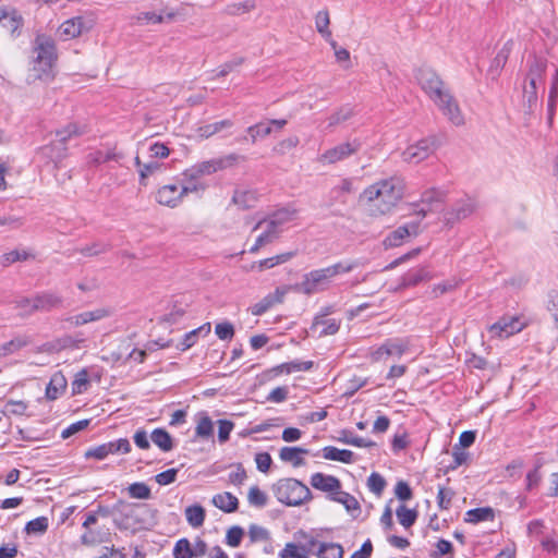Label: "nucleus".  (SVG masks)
Instances as JSON below:
<instances>
[{
  "label": "nucleus",
  "mask_w": 558,
  "mask_h": 558,
  "mask_svg": "<svg viewBox=\"0 0 558 558\" xmlns=\"http://www.w3.org/2000/svg\"><path fill=\"white\" fill-rule=\"evenodd\" d=\"M432 558H439L442 556H450L453 557V546L452 544L444 538H440L436 543V550L432 553Z\"/></svg>",
  "instance_id": "338daca9"
},
{
  "label": "nucleus",
  "mask_w": 558,
  "mask_h": 558,
  "mask_svg": "<svg viewBox=\"0 0 558 558\" xmlns=\"http://www.w3.org/2000/svg\"><path fill=\"white\" fill-rule=\"evenodd\" d=\"M215 332L220 340H231L234 336V328L231 323L223 322L216 325Z\"/></svg>",
  "instance_id": "774afa93"
},
{
  "label": "nucleus",
  "mask_w": 558,
  "mask_h": 558,
  "mask_svg": "<svg viewBox=\"0 0 558 558\" xmlns=\"http://www.w3.org/2000/svg\"><path fill=\"white\" fill-rule=\"evenodd\" d=\"M511 52V41H507L504 47L498 51L496 57L493 59L490 66L488 69V73L493 78H496L500 71L506 65L508 58Z\"/></svg>",
  "instance_id": "4be33fe9"
},
{
  "label": "nucleus",
  "mask_w": 558,
  "mask_h": 558,
  "mask_svg": "<svg viewBox=\"0 0 558 558\" xmlns=\"http://www.w3.org/2000/svg\"><path fill=\"white\" fill-rule=\"evenodd\" d=\"M308 450L302 447H282L279 451V458L283 462H290L294 468L305 465V460L302 454H307Z\"/></svg>",
  "instance_id": "aec40b11"
},
{
  "label": "nucleus",
  "mask_w": 558,
  "mask_h": 558,
  "mask_svg": "<svg viewBox=\"0 0 558 558\" xmlns=\"http://www.w3.org/2000/svg\"><path fill=\"white\" fill-rule=\"evenodd\" d=\"M436 148L437 143L434 136L422 138L416 144L410 145L402 153V158L407 162L418 163L434 154Z\"/></svg>",
  "instance_id": "0eeeda50"
},
{
  "label": "nucleus",
  "mask_w": 558,
  "mask_h": 558,
  "mask_svg": "<svg viewBox=\"0 0 558 558\" xmlns=\"http://www.w3.org/2000/svg\"><path fill=\"white\" fill-rule=\"evenodd\" d=\"M34 303L35 295L32 298L23 296L14 301V307L21 311L19 314L21 317H28L36 313V310L33 308Z\"/></svg>",
  "instance_id": "603ef678"
},
{
  "label": "nucleus",
  "mask_w": 558,
  "mask_h": 558,
  "mask_svg": "<svg viewBox=\"0 0 558 558\" xmlns=\"http://www.w3.org/2000/svg\"><path fill=\"white\" fill-rule=\"evenodd\" d=\"M66 389V378L61 372H56L48 383L46 387V398L48 400H56L62 393L65 392Z\"/></svg>",
  "instance_id": "6ab92c4d"
},
{
  "label": "nucleus",
  "mask_w": 558,
  "mask_h": 558,
  "mask_svg": "<svg viewBox=\"0 0 558 558\" xmlns=\"http://www.w3.org/2000/svg\"><path fill=\"white\" fill-rule=\"evenodd\" d=\"M404 189V180L393 175L366 187L362 197L371 203L372 215H386L402 199Z\"/></svg>",
  "instance_id": "f257e3e1"
},
{
  "label": "nucleus",
  "mask_w": 558,
  "mask_h": 558,
  "mask_svg": "<svg viewBox=\"0 0 558 558\" xmlns=\"http://www.w3.org/2000/svg\"><path fill=\"white\" fill-rule=\"evenodd\" d=\"M110 315L107 308H97L95 311L84 312L70 318V322L75 326H82L92 322L102 319Z\"/></svg>",
  "instance_id": "cd10ccee"
},
{
  "label": "nucleus",
  "mask_w": 558,
  "mask_h": 558,
  "mask_svg": "<svg viewBox=\"0 0 558 558\" xmlns=\"http://www.w3.org/2000/svg\"><path fill=\"white\" fill-rule=\"evenodd\" d=\"M323 457L326 460L339 461L342 463H353L354 462V452L348 449H339L333 446H327L323 448Z\"/></svg>",
  "instance_id": "b1692460"
},
{
  "label": "nucleus",
  "mask_w": 558,
  "mask_h": 558,
  "mask_svg": "<svg viewBox=\"0 0 558 558\" xmlns=\"http://www.w3.org/2000/svg\"><path fill=\"white\" fill-rule=\"evenodd\" d=\"M233 122L229 119L221 120L215 123H209L204 126L198 128V134L203 137H209L223 129L231 128Z\"/></svg>",
  "instance_id": "79ce46f5"
},
{
  "label": "nucleus",
  "mask_w": 558,
  "mask_h": 558,
  "mask_svg": "<svg viewBox=\"0 0 558 558\" xmlns=\"http://www.w3.org/2000/svg\"><path fill=\"white\" fill-rule=\"evenodd\" d=\"M428 279H430L429 271L425 267L411 269L401 277L399 289L415 287Z\"/></svg>",
  "instance_id": "f3484780"
},
{
  "label": "nucleus",
  "mask_w": 558,
  "mask_h": 558,
  "mask_svg": "<svg viewBox=\"0 0 558 558\" xmlns=\"http://www.w3.org/2000/svg\"><path fill=\"white\" fill-rule=\"evenodd\" d=\"M109 250H110L109 244L95 242L90 245H86L84 247L78 248L77 252H80L84 256L92 257V256H97L99 254L106 253Z\"/></svg>",
  "instance_id": "680f3d73"
},
{
  "label": "nucleus",
  "mask_w": 558,
  "mask_h": 558,
  "mask_svg": "<svg viewBox=\"0 0 558 558\" xmlns=\"http://www.w3.org/2000/svg\"><path fill=\"white\" fill-rule=\"evenodd\" d=\"M214 436V424L206 412L199 413L197 425L195 427L194 440L197 438L209 439Z\"/></svg>",
  "instance_id": "c756f323"
},
{
  "label": "nucleus",
  "mask_w": 558,
  "mask_h": 558,
  "mask_svg": "<svg viewBox=\"0 0 558 558\" xmlns=\"http://www.w3.org/2000/svg\"><path fill=\"white\" fill-rule=\"evenodd\" d=\"M89 386L88 372L87 369H81L72 381V393L80 395L87 390Z\"/></svg>",
  "instance_id": "49530a36"
},
{
  "label": "nucleus",
  "mask_w": 558,
  "mask_h": 558,
  "mask_svg": "<svg viewBox=\"0 0 558 558\" xmlns=\"http://www.w3.org/2000/svg\"><path fill=\"white\" fill-rule=\"evenodd\" d=\"M367 486L371 492L379 496L386 487V480L379 473L373 472L367 478Z\"/></svg>",
  "instance_id": "4d7b16f0"
},
{
  "label": "nucleus",
  "mask_w": 558,
  "mask_h": 558,
  "mask_svg": "<svg viewBox=\"0 0 558 558\" xmlns=\"http://www.w3.org/2000/svg\"><path fill=\"white\" fill-rule=\"evenodd\" d=\"M330 19L327 10L318 11L315 16V26L316 31L322 35L324 39H329L330 29H329Z\"/></svg>",
  "instance_id": "a19ab883"
},
{
  "label": "nucleus",
  "mask_w": 558,
  "mask_h": 558,
  "mask_svg": "<svg viewBox=\"0 0 558 558\" xmlns=\"http://www.w3.org/2000/svg\"><path fill=\"white\" fill-rule=\"evenodd\" d=\"M84 28V19L82 16H75L70 20L64 21L60 27L59 32L64 39L75 38L80 36Z\"/></svg>",
  "instance_id": "5701e85b"
},
{
  "label": "nucleus",
  "mask_w": 558,
  "mask_h": 558,
  "mask_svg": "<svg viewBox=\"0 0 558 558\" xmlns=\"http://www.w3.org/2000/svg\"><path fill=\"white\" fill-rule=\"evenodd\" d=\"M361 263L359 260H352V262H339L331 266H328V269L331 274V276L336 277L340 274H347L359 267Z\"/></svg>",
  "instance_id": "6e6d98bb"
},
{
  "label": "nucleus",
  "mask_w": 558,
  "mask_h": 558,
  "mask_svg": "<svg viewBox=\"0 0 558 558\" xmlns=\"http://www.w3.org/2000/svg\"><path fill=\"white\" fill-rule=\"evenodd\" d=\"M23 26L24 17L22 14L14 8L10 9V14L8 15L7 22L3 23V27L7 28L11 37L15 39L21 35Z\"/></svg>",
  "instance_id": "7c9ffc66"
},
{
  "label": "nucleus",
  "mask_w": 558,
  "mask_h": 558,
  "mask_svg": "<svg viewBox=\"0 0 558 558\" xmlns=\"http://www.w3.org/2000/svg\"><path fill=\"white\" fill-rule=\"evenodd\" d=\"M314 366L313 361H291L287 363L279 364L270 369L275 375H279L282 373L291 374L294 372H307L312 369Z\"/></svg>",
  "instance_id": "393cba45"
},
{
  "label": "nucleus",
  "mask_w": 558,
  "mask_h": 558,
  "mask_svg": "<svg viewBox=\"0 0 558 558\" xmlns=\"http://www.w3.org/2000/svg\"><path fill=\"white\" fill-rule=\"evenodd\" d=\"M185 517L191 526L199 527L204 524L206 512L201 505H193L185 509Z\"/></svg>",
  "instance_id": "f704fd0d"
},
{
  "label": "nucleus",
  "mask_w": 558,
  "mask_h": 558,
  "mask_svg": "<svg viewBox=\"0 0 558 558\" xmlns=\"http://www.w3.org/2000/svg\"><path fill=\"white\" fill-rule=\"evenodd\" d=\"M332 278L333 276H331L328 267L312 270L305 274L302 282L295 283L293 289L296 292L311 295L317 291L326 289Z\"/></svg>",
  "instance_id": "39448f33"
},
{
  "label": "nucleus",
  "mask_w": 558,
  "mask_h": 558,
  "mask_svg": "<svg viewBox=\"0 0 558 558\" xmlns=\"http://www.w3.org/2000/svg\"><path fill=\"white\" fill-rule=\"evenodd\" d=\"M318 558H342L343 548L338 543H322L316 553Z\"/></svg>",
  "instance_id": "c9c22d12"
},
{
  "label": "nucleus",
  "mask_w": 558,
  "mask_h": 558,
  "mask_svg": "<svg viewBox=\"0 0 558 558\" xmlns=\"http://www.w3.org/2000/svg\"><path fill=\"white\" fill-rule=\"evenodd\" d=\"M495 511L492 507H482L470 509L465 512L464 521L468 523H480L483 521H494Z\"/></svg>",
  "instance_id": "c85d7f7f"
},
{
  "label": "nucleus",
  "mask_w": 558,
  "mask_h": 558,
  "mask_svg": "<svg viewBox=\"0 0 558 558\" xmlns=\"http://www.w3.org/2000/svg\"><path fill=\"white\" fill-rule=\"evenodd\" d=\"M211 502L215 507L227 513L234 512L239 508L238 498L229 492L215 495Z\"/></svg>",
  "instance_id": "412c9836"
},
{
  "label": "nucleus",
  "mask_w": 558,
  "mask_h": 558,
  "mask_svg": "<svg viewBox=\"0 0 558 558\" xmlns=\"http://www.w3.org/2000/svg\"><path fill=\"white\" fill-rule=\"evenodd\" d=\"M547 68V61L542 58H534L530 64L527 78L529 84L534 85V82L542 81Z\"/></svg>",
  "instance_id": "473e14b6"
},
{
  "label": "nucleus",
  "mask_w": 558,
  "mask_h": 558,
  "mask_svg": "<svg viewBox=\"0 0 558 558\" xmlns=\"http://www.w3.org/2000/svg\"><path fill=\"white\" fill-rule=\"evenodd\" d=\"M247 499L252 506L259 508L265 507L267 504V495L257 486H253L250 488Z\"/></svg>",
  "instance_id": "052dcab7"
},
{
  "label": "nucleus",
  "mask_w": 558,
  "mask_h": 558,
  "mask_svg": "<svg viewBox=\"0 0 558 558\" xmlns=\"http://www.w3.org/2000/svg\"><path fill=\"white\" fill-rule=\"evenodd\" d=\"M151 441L163 452H169L174 448L172 436L161 427L155 428L150 434Z\"/></svg>",
  "instance_id": "bb28decb"
},
{
  "label": "nucleus",
  "mask_w": 558,
  "mask_h": 558,
  "mask_svg": "<svg viewBox=\"0 0 558 558\" xmlns=\"http://www.w3.org/2000/svg\"><path fill=\"white\" fill-rule=\"evenodd\" d=\"M310 482L315 489L327 493L329 500L342 488V484L338 477L322 472L312 474Z\"/></svg>",
  "instance_id": "1a4fd4ad"
},
{
  "label": "nucleus",
  "mask_w": 558,
  "mask_h": 558,
  "mask_svg": "<svg viewBox=\"0 0 558 558\" xmlns=\"http://www.w3.org/2000/svg\"><path fill=\"white\" fill-rule=\"evenodd\" d=\"M63 298L52 291H43L35 294V303L33 308L36 312H51L63 307Z\"/></svg>",
  "instance_id": "9b49d317"
},
{
  "label": "nucleus",
  "mask_w": 558,
  "mask_h": 558,
  "mask_svg": "<svg viewBox=\"0 0 558 558\" xmlns=\"http://www.w3.org/2000/svg\"><path fill=\"white\" fill-rule=\"evenodd\" d=\"M243 535H244V530L241 526H239V525L231 526L227 531L226 543L231 547H238L241 544Z\"/></svg>",
  "instance_id": "0e129e2a"
},
{
  "label": "nucleus",
  "mask_w": 558,
  "mask_h": 558,
  "mask_svg": "<svg viewBox=\"0 0 558 558\" xmlns=\"http://www.w3.org/2000/svg\"><path fill=\"white\" fill-rule=\"evenodd\" d=\"M396 514L399 523L405 529L411 527L418 517L416 509H408L404 505L397 508Z\"/></svg>",
  "instance_id": "e433bc0d"
},
{
  "label": "nucleus",
  "mask_w": 558,
  "mask_h": 558,
  "mask_svg": "<svg viewBox=\"0 0 558 558\" xmlns=\"http://www.w3.org/2000/svg\"><path fill=\"white\" fill-rule=\"evenodd\" d=\"M318 325H323L324 328L319 332V337L335 335L339 331L340 320H336L335 318L324 319L323 317H315L312 324V329L316 328Z\"/></svg>",
  "instance_id": "4c0bfd02"
},
{
  "label": "nucleus",
  "mask_w": 558,
  "mask_h": 558,
  "mask_svg": "<svg viewBox=\"0 0 558 558\" xmlns=\"http://www.w3.org/2000/svg\"><path fill=\"white\" fill-rule=\"evenodd\" d=\"M49 521L47 517H38L28 521L25 525V532L27 534H41L48 530Z\"/></svg>",
  "instance_id": "8fccbe9b"
},
{
  "label": "nucleus",
  "mask_w": 558,
  "mask_h": 558,
  "mask_svg": "<svg viewBox=\"0 0 558 558\" xmlns=\"http://www.w3.org/2000/svg\"><path fill=\"white\" fill-rule=\"evenodd\" d=\"M110 541L111 532L110 529L106 526H99L97 529L92 527L81 535V543L87 546L108 543Z\"/></svg>",
  "instance_id": "2eb2a0df"
},
{
  "label": "nucleus",
  "mask_w": 558,
  "mask_h": 558,
  "mask_svg": "<svg viewBox=\"0 0 558 558\" xmlns=\"http://www.w3.org/2000/svg\"><path fill=\"white\" fill-rule=\"evenodd\" d=\"M474 210L475 204L471 198L461 199L457 202L450 210L444 214V219L447 225H454L471 216Z\"/></svg>",
  "instance_id": "f8f14e48"
},
{
  "label": "nucleus",
  "mask_w": 558,
  "mask_h": 558,
  "mask_svg": "<svg viewBox=\"0 0 558 558\" xmlns=\"http://www.w3.org/2000/svg\"><path fill=\"white\" fill-rule=\"evenodd\" d=\"M156 199L159 204L173 208L181 203L180 187L177 184L163 185L158 190Z\"/></svg>",
  "instance_id": "dca6fc26"
},
{
  "label": "nucleus",
  "mask_w": 558,
  "mask_h": 558,
  "mask_svg": "<svg viewBox=\"0 0 558 558\" xmlns=\"http://www.w3.org/2000/svg\"><path fill=\"white\" fill-rule=\"evenodd\" d=\"M293 256H294V253H292V252L282 253V254L259 260L257 267L259 270L270 269L277 265L287 263Z\"/></svg>",
  "instance_id": "c03bdc74"
},
{
  "label": "nucleus",
  "mask_w": 558,
  "mask_h": 558,
  "mask_svg": "<svg viewBox=\"0 0 558 558\" xmlns=\"http://www.w3.org/2000/svg\"><path fill=\"white\" fill-rule=\"evenodd\" d=\"M33 69L38 72L37 77L48 75L57 61L54 40L45 34H38L33 46Z\"/></svg>",
  "instance_id": "f03ea898"
},
{
  "label": "nucleus",
  "mask_w": 558,
  "mask_h": 558,
  "mask_svg": "<svg viewBox=\"0 0 558 558\" xmlns=\"http://www.w3.org/2000/svg\"><path fill=\"white\" fill-rule=\"evenodd\" d=\"M446 197L445 192L437 189H430L423 193L421 204L432 207L434 203H441Z\"/></svg>",
  "instance_id": "bf43d9fd"
},
{
  "label": "nucleus",
  "mask_w": 558,
  "mask_h": 558,
  "mask_svg": "<svg viewBox=\"0 0 558 558\" xmlns=\"http://www.w3.org/2000/svg\"><path fill=\"white\" fill-rule=\"evenodd\" d=\"M128 492L132 498L149 499L151 497L150 488L143 482H136L128 487Z\"/></svg>",
  "instance_id": "09e8293b"
},
{
  "label": "nucleus",
  "mask_w": 558,
  "mask_h": 558,
  "mask_svg": "<svg viewBox=\"0 0 558 558\" xmlns=\"http://www.w3.org/2000/svg\"><path fill=\"white\" fill-rule=\"evenodd\" d=\"M121 157H122V155L116 153L114 150H108L107 153L97 150V151L88 154L87 162L92 166H98V165L105 163L110 160H119Z\"/></svg>",
  "instance_id": "ea45409f"
},
{
  "label": "nucleus",
  "mask_w": 558,
  "mask_h": 558,
  "mask_svg": "<svg viewBox=\"0 0 558 558\" xmlns=\"http://www.w3.org/2000/svg\"><path fill=\"white\" fill-rule=\"evenodd\" d=\"M331 501L343 505L348 512L361 510V506L356 498L351 494L343 492L342 488L338 490L335 497H331Z\"/></svg>",
  "instance_id": "58836bf2"
},
{
  "label": "nucleus",
  "mask_w": 558,
  "mask_h": 558,
  "mask_svg": "<svg viewBox=\"0 0 558 558\" xmlns=\"http://www.w3.org/2000/svg\"><path fill=\"white\" fill-rule=\"evenodd\" d=\"M361 148V142L353 140L352 142L341 143L330 149H327L320 157L323 162L335 163L355 154Z\"/></svg>",
  "instance_id": "6e6552de"
},
{
  "label": "nucleus",
  "mask_w": 558,
  "mask_h": 558,
  "mask_svg": "<svg viewBox=\"0 0 558 558\" xmlns=\"http://www.w3.org/2000/svg\"><path fill=\"white\" fill-rule=\"evenodd\" d=\"M31 340L27 337H15L14 339L0 345V359L16 353L21 349L27 347Z\"/></svg>",
  "instance_id": "2f4dec72"
},
{
  "label": "nucleus",
  "mask_w": 558,
  "mask_h": 558,
  "mask_svg": "<svg viewBox=\"0 0 558 558\" xmlns=\"http://www.w3.org/2000/svg\"><path fill=\"white\" fill-rule=\"evenodd\" d=\"M415 80L430 100L440 97L441 93L448 89L439 74L430 66L418 68L415 71Z\"/></svg>",
  "instance_id": "20e7f679"
},
{
  "label": "nucleus",
  "mask_w": 558,
  "mask_h": 558,
  "mask_svg": "<svg viewBox=\"0 0 558 558\" xmlns=\"http://www.w3.org/2000/svg\"><path fill=\"white\" fill-rule=\"evenodd\" d=\"M386 351V355H397L401 356L405 352V345L401 340L398 339H388L384 342V349Z\"/></svg>",
  "instance_id": "13d9d810"
},
{
  "label": "nucleus",
  "mask_w": 558,
  "mask_h": 558,
  "mask_svg": "<svg viewBox=\"0 0 558 558\" xmlns=\"http://www.w3.org/2000/svg\"><path fill=\"white\" fill-rule=\"evenodd\" d=\"M248 538L252 544L257 542H269L271 541V534L266 527L253 523L248 526Z\"/></svg>",
  "instance_id": "37998d69"
},
{
  "label": "nucleus",
  "mask_w": 558,
  "mask_h": 558,
  "mask_svg": "<svg viewBox=\"0 0 558 558\" xmlns=\"http://www.w3.org/2000/svg\"><path fill=\"white\" fill-rule=\"evenodd\" d=\"M255 8V3L253 1L246 0L238 3L228 4L223 12L228 15H240L242 13L250 12Z\"/></svg>",
  "instance_id": "5fc2aeb1"
},
{
  "label": "nucleus",
  "mask_w": 558,
  "mask_h": 558,
  "mask_svg": "<svg viewBox=\"0 0 558 558\" xmlns=\"http://www.w3.org/2000/svg\"><path fill=\"white\" fill-rule=\"evenodd\" d=\"M338 440L340 442H343V444H347V445H351V446H355V447H360V448L376 446L375 441L369 440V439L366 440V439H364V438H362L360 436H355L349 429H342L340 432V436L338 437Z\"/></svg>",
  "instance_id": "72a5a7b5"
},
{
  "label": "nucleus",
  "mask_w": 558,
  "mask_h": 558,
  "mask_svg": "<svg viewBox=\"0 0 558 558\" xmlns=\"http://www.w3.org/2000/svg\"><path fill=\"white\" fill-rule=\"evenodd\" d=\"M521 329L522 324L515 317H511L509 319L501 318L490 327V330L500 337H509L515 332H519Z\"/></svg>",
  "instance_id": "a211bd4d"
},
{
  "label": "nucleus",
  "mask_w": 558,
  "mask_h": 558,
  "mask_svg": "<svg viewBox=\"0 0 558 558\" xmlns=\"http://www.w3.org/2000/svg\"><path fill=\"white\" fill-rule=\"evenodd\" d=\"M278 501L287 506H301L313 498L310 488L295 478H283L272 487Z\"/></svg>",
  "instance_id": "7ed1b4c3"
},
{
  "label": "nucleus",
  "mask_w": 558,
  "mask_h": 558,
  "mask_svg": "<svg viewBox=\"0 0 558 558\" xmlns=\"http://www.w3.org/2000/svg\"><path fill=\"white\" fill-rule=\"evenodd\" d=\"M218 440L220 444H225L230 438V433L232 432L234 424L230 420H218Z\"/></svg>",
  "instance_id": "69168bd1"
},
{
  "label": "nucleus",
  "mask_w": 558,
  "mask_h": 558,
  "mask_svg": "<svg viewBox=\"0 0 558 558\" xmlns=\"http://www.w3.org/2000/svg\"><path fill=\"white\" fill-rule=\"evenodd\" d=\"M258 201V195L252 190H235L232 196V202L241 209H250L255 206Z\"/></svg>",
  "instance_id": "a878e982"
},
{
  "label": "nucleus",
  "mask_w": 558,
  "mask_h": 558,
  "mask_svg": "<svg viewBox=\"0 0 558 558\" xmlns=\"http://www.w3.org/2000/svg\"><path fill=\"white\" fill-rule=\"evenodd\" d=\"M174 558H194L193 548L187 538H180L177 541L173 548Z\"/></svg>",
  "instance_id": "de8ad7c7"
},
{
  "label": "nucleus",
  "mask_w": 558,
  "mask_h": 558,
  "mask_svg": "<svg viewBox=\"0 0 558 558\" xmlns=\"http://www.w3.org/2000/svg\"><path fill=\"white\" fill-rule=\"evenodd\" d=\"M353 116V110L349 106L341 107L338 111L332 113L329 118V126H335L341 122L349 120Z\"/></svg>",
  "instance_id": "e2e57ef3"
},
{
  "label": "nucleus",
  "mask_w": 558,
  "mask_h": 558,
  "mask_svg": "<svg viewBox=\"0 0 558 558\" xmlns=\"http://www.w3.org/2000/svg\"><path fill=\"white\" fill-rule=\"evenodd\" d=\"M87 133L86 125H80L77 123H69L63 129L58 130L56 132L57 137L59 138V143L62 145L61 151L57 155L59 159H62L66 156V147L65 144L72 137H77Z\"/></svg>",
  "instance_id": "ddd939ff"
},
{
  "label": "nucleus",
  "mask_w": 558,
  "mask_h": 558,
  "mask_svg": "<svg viewBox=\"0 0 558 558\" xmlns=\"http://www.w3.org/2000/svg\"><path fill=\"white\" fill-rule=\"evenodd\" d=\"M107 454L114 453H129L131 451V444L126 438H120L113 441H109L105 444Z\"/></svg>",
  "instance_id": "3c124183"
},
{
  "label": "nucleus",
  "mask_w": 558,
  "mask_h": 558,
  "mask_svg": "<svg viewBox=\"0 0 558 558\" xmlns=\"http://www.w3.org/2000/svg\"><path fill=\"white\" fill-rule=\"evenodd\" d=\"M434 104L438 107L441 113L454 125L460 126L464 124V117L460 106L448 88L441 93L440 97L435 98Z\"/></svg>",
  "instance_id": "423d86ee"
},
{
  "label": "nucleus",
  "mask_w": 558,
  "mask_h": 558,
  "mask_svg": "<svg viewBox=\"0 0 558 558\" xmlns=\"http://www.w3.org/2000/svg\"><path fill=\"white\" fill-rule=\"evenodd\" d=\"M246 131L251 137L252 143H255L258 138L268 136L272 129L268 123L259 122L248 126Z\"/></svg>",
  "instance_id": "a18cd8bd"
},
{
  "label": "nucleus",
  "mask_w": 558,
  "mask_h": 558,
  "mask_svg": "<svg viewBox=\"0 0 558 558\" xmlns=\"http://www.w3.org/2000/svg\"><path fill=\"white\" fill-rule=\"evenodd\" d=\"M267 223V228L264 232H262L257 236V244L258 245H267L269 243H272L275 240L279 238V227L282 225V220H266L260 219L256 222V225L253 228V231H256L262 227L263 223Z\"/></svg>",
  "instance_id": "4468645a"
},
{
  "label": "nucleus",
  "mask_w": 558,
  "mask_h": 558,
  "mask_svg": "<svg viewBox=\"0 0 558 558\" xmlns=\"http://www.w3.org/2000/svg\"><path fill=\"white\" fill-rule=\"evenodd\" d=\"M420 222H410L391 231L384 240L386 248L400 246L411 235H417Z\"/></svg>",
  "instance_id": "9d476101"
},
{
  "label": "nucleus",
  "mask_w": 558,
  "mask_h": 558,
  "mask_svg": "<svg viewBox=\"0 0 558 558\" xmlns=\"http://www.w3.org/2000/svg\"><path fill=\"white\" fill-rule=\"evenodd\" d=\"M28 408V404L24 401H16V400H8L4 403L3 408V414L4 415H23L25 414L26 410Z\"/></svg>",
  "instance_id": "864d4df0"
}]
</instances>
